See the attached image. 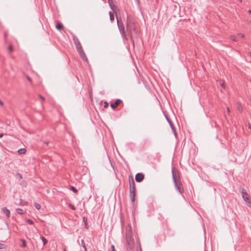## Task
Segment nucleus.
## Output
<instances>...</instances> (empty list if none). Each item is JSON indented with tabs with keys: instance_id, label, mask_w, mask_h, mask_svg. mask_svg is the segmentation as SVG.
Wrapping results in <instances>:
<instances>
[{
	"instance_id": "f257e3e1",
	"label": "nucleus",
	"mask_w": 251,
	"mask_h": 251,
	"mask_svg": "<svg viewBox=\"0 0 251 251\" xmlns=\"http://www.w3.org/2000/svg\"><path fill=\"white\" fill-rule=\"evenodd\" d=\"M126 27L128 34L130 35V39L133 41V37L137 35L138 31L135 24V21L132 17L127 16Z\"/></svg>"
},
{
	"instance_id": "f03ea898",
	"label": "nucleus",
	"mask_w": 251,
	"mask_h": 251,
	"mask_svg": "<svg viewBox=\"0 0 251 251\" xmlns=\"http://www.w3.org/2000/svg\"><path fill=\"white\" fill-rule=\"evenodd\" d=\"M172 174L175 188L180 194H182L184 192V189L180 181L179 172L175 167H173L172 169Z\"/></svg>"
},
{
	"instance_id": "7ed1b4c3",
	"label": "nucleus",
	"mask_w": 251,
	"mask_h": 251,
	"mask_svg": "<svg viewBox=\"0 0 251 251\" xmlns=\"http://www.w3.org/2000/svg\"><path fill=\"white\" fill-rule=\"evenodd\" d=\"M116 19H117V25L119 30V31L121 33V36L122 37V39L124 41H127L128 40V38L126 36V30L124 26V25L122 21H120L117 16H116Z\"/></svg>"
},
{
	"instance_id": "20e7f679",
	"label": "nucleus",
	"mask_w": 251,
	"mask_h": 251,
	"mask_svg": "<svg viewBox=\"0 0 251 251\" xmlns=\"http://www.w3.org/2000/svg\"><path fill=\"white\" fill-rule=\"evenodd\" d=\"M75 46L77 50V51L78 52L81 59L86 62H88V58L83 50L81 43H79L77 44H76L75 45Z\"/></svg>"
},
{
	"instance_id": "39448f33",
	"label": "nucleus",
	"mask_w": 251,
	"mask_h": 251,
	"mask_svg": "<svg viewBox=\"0 0 251 251\" xmlns=\"http://www.w3.org/2000/svg\"><path fill=\"white\" fill-rule=\"evenodd\" d=\"M126 238L127 244L129 246H132L133 244L134 239L132 235V231L131 227L127 229L126 232Z\"/></svg>"
},
{
	"instance_id": "423d86ee",
	"label": "nucleus",
	"mask_w": 251,
	"mask_h": 251,
	"mask_svg": "<svg viewBox=\"0 0 251 251\" xmlns=\"http://www.w3.org/2000/svg\"><path fill=\"white\" fill-rule=\"evenodd\" d=\"M240 192L242 194L243 199L246 202L247 205L251 208V198L246 192V190L244 189H242L240 190Z\"/></svg>"
},
{
	"instance_id": "0eeeda50",
	"label": "nucleus",
	"mask_w": 251,
	"mask_h": 251,
	"mask_svg": "<svg viewBox=\"0 0 251 251\" xmlns=\"http://www.w3.org/2000/svg\"><path fill=\"white\" fill-rule=\"evenodd\" d=\"M130 198L132 202L134 201L136 195V187L129 188Z\"/></svg>"
},
{
	"instance_id": "6e6552de",
	"label": "nucleus",
	"mask_w": 251,
	"mask_h": 251,
	"mask_svg": "<svg viewBox=\"0 0 251 251\" xmlns=\"http://www.w3.org/2000/svg\"><path fill=\"white\" fill-rule=\"evenodd\" d=\"M135 180L137 182H141L144 178V176L143 174L138 173L135 175Z\"/></svg>"
},
{
	"instance_id": "1a4fd4ad",
	"label": "nucleus",
	"mask_w": 251,
	"mask_h": 251,
	"mask_svg": "<svg viewBox=\"0 0 251 251\" xmlns=\"http://www.w3.org/2000/svg\"><path fill=\"white\" fill-rule=\"evenodd\" d=\"M122 100L120 99H117L114 103L110 104L111 107L114 109H115L121 103Z\"/></svg>"
},
{
	"instance_id": "9d476101",
	"label": "nucleus",
	"mask_w": 251,
	"mask_h": 251,
	"mask_svg": "<svg viewBox=\"0 0 251 251\" xmlns=\"http://www.w3.org/2000/svg\"><path fill=\"white\" fill-rule=\"evenodd\" d=\"M1 211L2 213L6 215L7 218H9L10 217V210L8 209L6 207H2L1 208Z\"/></svg>"
},
{
	"instance_id": "9b49d317",
	"label": "nucleus",
	"mask_w": 251,
	"mask_h": 251,
	"mask_svg": "<svg viewBox=\"0 0 251 251\" xmlns=\"http://www.w3.org/2000/svg\"><path fill=\"white\" fill-rule=\"evenodd\" d=\"M129 188L135 187V184L134 179L131 176H130L129 177Z\"/></svg>"
},
{
	"instance_id": "f8f14e48",
	"label": "nucleus",
	"mask_w": 251,
	"mask_h": 251,
	"mask_svg": "<svg viewBox=\"0 0 251 251\" xmlns=\"http://www.w3.org/2000/svg\"><path fill=\"white\" fill-rule=\"evenodd\" d=\"M108 2L109 6L110 7V8L112 10V11L114 12H115V11L114 10V8H115V6L114 4V0H108Z\"/></svg>"
},
{
	"instance_id": "ddd939ff",
	"label": "nucleus",
	"mask_w": 251,
	"mask_h": 251,
	"mask_svg": "<svg viewBox=\"0 0 251 251\" xmlns=\"http://www.w3.org/2000/svg\"><path fill=\"white\" fill-rule=\"evenodd\" d=\"M71 34L72 35L73 40L75 44V45L80 43L78 38L75 34H74L72 33H71Z\"/></svg>"
},
{
	"instance_id": "4468645a",
	"label": "nucleus",
	"mask_w": 251,
	"mask_h": 251,
	"mask_svg": "<svg viewBox=\"0 0 251 251\" xmlns=\"http://www.w3.org/2000/svg\"><path fill=\"white\" fill-rule=\"evenodd\" d=\"M63 27V25L61 23H57L56 25V28L58 30H61Z\"/></svg>"
},
{
	"instance_id": "2eb2a0df",
	"label": "nucleus",
	"mask_w": 251,
	"mask_h": 251,
	"mask_svg": "<svg viewBox=\"0 0 251 251\" xmlns=\"http://www.w3.org/2000/svg\"><path fill=\"white\" fill-rule=\"evenodd\" d=\"M17 204L21 206L26 205L27 204V202H25L23 201L22 199H20L19 202L17 203Z\"/></svg>"
},
{
	"instance_id": "dca6fc26",
	"label": "nucleus",
	"mask_w": 251,
	"mask_h": 251,
	"mask_svg": "<svg viewBox=\"0 0 251 251\" xmlns=\"http://www.w3.org/2000/svg\"><path fill=\"white\" fill-rule=\"evenodd\" d=\"M83 221L84 223L85 228L88 229V227H89V226H88V223H87V218L86 217H84L83 218Z\"/></svg>"
},
{
	"instance_id": "f3484780",
	"label": "nucleus",
	"mask_w": 251,
	"mask_h": 251,
	"mask_svg": "<svg viewBox=\"0 0 251 251\" xmlns=\"http://www.w3.org/2000/svg\"><path fill=\"white\" fill-rule=\"evenodd\" d=\"M165 116L166 119L167 120V122L169 124L170 126H173L174 125H173L172 122L171 121V120L169 118L168 116L165 115Z\"/></svg>"
},
{
	"instance_id": "a211bd4d",
	"label": "nucleus",
	"mask_w": 251,
	"mask_h": 251,
	"mask_svg": "<svg viewBox=\"0 0 251 251\" xmlns=\"http://www.w3.org/2000/svg\"><path fill=\"white\" fill-rule=\"evenodd\" d=\"M26 152V150L24 148H22V149H19L18 151V152L20 154H24Z\"/></svg>"
},
{
	"instance_id": "6ab92c4d",
	"label": "nucleus",
	"mask_w": 251,
	"mask_h": 251,
	"mask_svg": "<svg viewBox=\"0 0 251 251\" xmlns=\"http://www.w3.org/2000/svg\"><path fill=\"white\" fill-rule=\"evenodd\" d=\"M81 244L82 247H83V248L84 250V251H87V248L86 247V245H85V244L84 240H83V239L81 240Z\"/></svg>"
},
{
	"instance_id": "aec40b11",
	"label": "nucleus",
	"mask_w": 251,
	"mask_h": 251,
	"mask_svg": "<svg viewBox=\"0 0 251 251\" xmlns=\"http://www.w3.org/2000/svg\"><path fill=\"white\" fill-rule=\"evenodd\" d=\"M237 108V110L240 112H241L243 110V107L241 103L238 102V106Z\"/></svg>"
},
{
	"instance_id": "412c9836",
	"label": "nucleus",
	"mask_w": 251,
	"mask_h": 251,
	"mask_svg": "<svg viewBox=\"0 0 251 251\" xmlns=\"http://www.w3.org/2000/svg\"><path fill=\"white\" fill-rule=\"evenodd\" d=\"M41 239L43 241V245L45 246L48 242L47 240L46 239V238L44 236H41Z\"/></svg>"
},
{
	"instance_id": "4be33fe9",
	"label": "nucleus",
	"mask_w": 251,
	"mask_h": 251,
	"mask_svg": "<svg viewBox=\"0 0 251 251\" xmlns=\"http://www.w3.org/2000/svg\"><path fill=\"white\" fill-rule=\"evenodd\" d=\"M16 211L17 212L20 214V215H23L24 214V211L23 209H21V208H17L16 209Z\"/></svg>"
},
{
	"instance_id": "5701e85b",
	"label": "nucleus",
	"mask_w": 251,
	"mask_h": 251,
	"mask_svg": "<svg viewBox=\"0 0 251 251\" xmlns=\"http://www.w3.org/2000/svg\"><path fill=\"white\" fill-rule=\"evenodd\" d=\"M109 15L110 21H113L114 20V16L113 14L110 11L109 12Z\"/></svg>"
},
{
	"instance_id": "b1692460",
	"label": "nucleus",
	"mask_w": 251,
	"mask_h": 251,
	"mask_svg": "<svg viewBox=\"0 0 251 251\" xmlns=\"http://www.w3.org/2000/svg\"><path fill=\"white\" fill-rule=\"evenodd\" d=\"M34 206H35V207L38 209V210H39L41 209V205L39 203H37V202H35L34 203Z\"/></svg>"
},
{
	"instance_id": "393cba45",
	"label": "nucleus",
	"mask_w": 251,
	"mask_h": 251,
	"mask_svg": "<svg viewBox=\"0 0 251 251\" xmlns=\"http://www.w3.org/2000/svg\"><path fill=\"white\" fill-rule=\"evenodd\" d=\"M21 241L22 242V247H25L26 246V242L25 239H21Z\"/></svg>"
},
{
	"instance_id": "a878e982",
	"label": "nucleus",
	"mask_w": 251,
	"mask_h": 251,
	"mask_svg": "<svg viewBox=\"0 0 251 251\" xmlns=\"http://www.w3.org/2000/svg\"><path fill=\"white\" fill-rule=\"evenodd\" d=\"M71 190L74 193H76L77 192V190L74 186L71 187Z\"/></svg>"
},
{
	"instance_id": "bb28decb",
	"label": "nucleus",
	"mask_w": 251,
	"mask_h": 251,
	"mask_svg": "<svg viewBox=\"0 0 251 251\" xmlns=\"http://www.w3.org/2000/svg\"><path fill=\"white\" fill-rule=\"evenodd\" d=\"M230 38L232 41L236 42L237 41L235 36L234 35L230 36Z\"/></svg>"
},
{
	"instance_id": "cd10ccee",
	"label": "nucleus",
	"mask_w": 251,
	"mask_h": 251,
	"mask_svg": "<svg viewBox=\"0 0 251 251\" xmlns=\"http://www.w3.org/2000/svg\"><path fill=\"white\" fill-rule=\"evenodd\" d=\"M26 222L27 223L29 224V225H33V222L32 220L31 219H27L26 220Z\"/></svg>"
},
{
	"instance_id": "c85d7f7f",
	"label": "nucleus",
	"mask_w": 251,
	"mask_h": 251,
	"mask_svg": "<svg viewBox=\"0 0 251 251\" xmlns=\"http://www.w3.org/2000/svg\"><path fill=\"white\" fill-rule=\"evenodd\" d=\"M170 127H171V129H172V131H173V133L176 131V128H175V127L174 125H173V126H170Z\"/></svg>"
},
{
	"instance_id": "c756f323",
	"label": "nucleus",
	"mask_w": 251,
	"mask_h": 251,
	"mask_svg": "<svg viewBox=\"0 0 251 251\" xmlns=\"http://www.w3.org/2000/svg\"><path fill=\"white\" fill-rule=\"evenodd\" d=\"M137 251H142L140 243H139V245L137 247Z\"/></svg>"
},
{
	"instance_id": "7c9ffc66",
	"label": "nucleus",
	"mask_w": 251,
	"mask_h": 251,
	"mask_svg": "<svg viewBox=\"0 0 251 251\" xmlns=\"http://www.w3.org/2000/svg\"><path fill=\"white\" fill-rule=\"evenodd\" d=\"M8 50L10 51V52H11L13 51V47L12 46H9V48H8Z\"/></svg>"
},
{
	"instance_id": "2f4dec72",
	"label": "nucleus",
	"mask_w": 251,
	"mask_h": 251,
	"mask_svg": "<svg viewBox=\"0 0 251 251\" xmlns=\"http://www.w3.org/2000/svg\"><path fill=\"white\" fill-rule=\"evenodd\" d=\"M108 103L107 101H105L104 102V108H106V107H108Z\"/></svg>"
},
{
	"instance_id": "473e14b6",
	"label": "nucleus",
	"mask_w": 251,
	"mask_h": 251,
	"mask_svg": "<svg viewBox=\"0 0 251 251\" xmlns=\"http://www.w3.org/2000/svg\"><path fill=\"white\" fill-rule=\"evenodd\" d=\"M4 244L0 243V249H2L4 248Z\"/></svg>"
},
{
	"instance_id": "72a5a7b5",
	"label": "nucleus",
	"mask_w": 251,
	"mask_h": 251,
	"mask_svg": "<svg viewBox=\"0 0 251 251\" xmlns=\"http://www.w3.org/2000/svg\"><path fill=\"white\" fill-rule=\"evenodd\" d=\"M111 249H112V251H116L115 249L114 245H111Z\"/></svg>"
},
{
	"instance_id": "f704fd0d",
	"label": "nucleus",
	"mask_w": 251,
	"mask_h": 251,
	"mask_svg": "<svg viewBox=\"0 0 251 251\" xmlns=\"http://www.w3.org/2000/svg\"><path fill=\"white\" fill-rule=\"evenodd\" d=\"M49 143H50V142H48V141H45V142H44V145H47V146L49 145Z\"/></svg>"
},
{
	"instance_id": "c9c22d12",
	"label": "nucleus",
	"mask_w": 251,
	"mask_h": 251,
	"mask_svg": "<svg viewBox=\"0 0 251 251\" xmlns=\"http://www.w3.org/2000/svg\"><path fill=\"white\" fill-rule=\"evenodd\" d=\"M70 207L73 210H75V207L74 205H70Z\"/></svg>"
},
{
	"instance_id": "e433bc0d",
	"label": "nucleus",
	"mask_w": 251,
	"mask_h": 251,
	"mask_svg": "<svg viewBox=\"0 0 251 251\" xmlns=\"http://www.w3.org/2000/svg\"><path fill=\"white\" fill-rule=\"evenodd\" d=\"M39 97L40 98V99L42 100H45V99L44 98L41 96V95H39Z\"/></svg>"
},
{
	"instance_id": "4c0bfd02",
	"label": "nucleus",
	"mask_w": 251,
	"mask_h": 251,
	"mask_svg": "<svg viewBox=\"0 0 251 251\" xmlns=\"http://www.w3.org/2000/svg\"><path fill=\"white\" fill-rule=\"evenodd\" d=\"M238 35L240 36L241 38H244V35L243 34H241V33H239Z\"/></svg>"
},
{
	"instance_id": "58836bf2",
	"label": "nucleus",
	"mask_w": 251,
	"mask_h": 251,
	"mask_svg": "<svg viewBox=\"0 0 251 251\" xmlns=\"http://www.w3.org/2000/svg\"><path fill=\"white\" fill-rule=\"evenodd\" d=\"M26 78L29 81H31V79L30 78V77L28 76H26Z\"/></svg>"
},
{
	"instance_id": "ea45409f",
	"label": "nucleus",
	"mask_w": 251,
	"mask_h": 251,
	"mask_svg": "<svg viewBox=\"0 0 251 251\" xmlns=\"http://www.w3.org/2000/svg\"><path fill=\"white\" fill-rule=\"evenodd\" d=\"M227 111L228 114H229L230 110H229V108L228 107H227Z\"/></svg>"
},
{
	"instance_id": "a19ab883",
	"label": "nucleus",
	"mask_w": 251,
	"mask_h": 251,
	"mask_svg": "<svg viewBox=\"0 0 251 251\" xmlns=\"http://www.w3.org/2000/svg\"><path fill=\"white\" fill-rule=\"evenodd\" d=\"M0 105L1 106L3 105V103L1 100H0Z\"/></svg>"
},
{
	"instance_id": "79ce46f5",
	"label": "nucleus",
	"mask_w": 251,
	"mask_h": 251,
	"mask_svg": "<svg viewBox=\"0 0 251 251\" xmlns=\"http://www.w3.org/2000/svg\"><path fill=\"white\" fill-rule=\"evenodd\" d=\"M174 134L175 135L176 137H177V133L176 131L174 132Z\"/></svg>"
},
{
	"instance_id": "37998d69",
	"label": "nucleus",
	"mask_w": 251,
	"mask_h": 251,
	"mask_svg": "<svg viewBox=\"0 0 251 251\" xmlns=\"http://www.w3.org/2000/svg\"><path fill=\"white\" fill-rule=\"evenodd\" d=\"M3 136V133H0V138H2Z\"/></svg>"
},
{
	"instance_id": "c03bdc74",
	"label": "nucleus",
	"mask_w": 251,
	"mask_h": 251,
	"mask_svg": "<svg viewBox=\"0 0 251 251\" xmlns=\"http://www.w3.org/2000/svg\"><path fill=\"white\" fill-rule=\"evenodd\" d=\"M19 177H20V178H22V176L21 175V174H19Z\"/></svg>"
},
{
	"instance_id": "a18cd8bd",
	"label": "nucleus",
	"mask_w": 251,
	"mask_h": 251,
	"mask_svg": "<svg viewBox=\"0 0 251 251\" xmlns=\"http://www.w3.org/2000/svg\"><path fill=\"white\" fill-rule=\"evenodd\" d=\"M135 1H136L137 3H139V0H135Z\"/></svg>"
},
{
	"instance_id": "49530a36",
	"label": "nucleus",
	"mask_w": 251,
	"mask_h": 251,
	"mask_svg": "<svg viewBox=\"0 0 251 251\" xmlns=\"http://www.w3.org/2000/svg\"><path fill=\"white\" fill-rule=\"evenodd\" d=\"M248 12H249L250 14H251V10H249L248 11Z\"/></svg>"
},
{
	"instance_id": "de8ad7c7",
	"label": "nucleus",
	"mask_w": 251,
	"mask_h": 251,
	"mask_svg": "<svg viewBox=\"0 0 251 251\" xmlns=\"http://www.w3.org/2000/svg\"><path fill=\"white\" fill-rule=\"evenodd\" d=\"M248 127H249V128H250V127H251V125H250V124H249Z\"/></svg>"
},
{
	"instance_id": "09e8293b",
	"label": "nucleus",
	"mask_w": 251,
	"mask_h": 251,
	"mask_svg": "<svg viewBox=\"0 0 251 251\" xmlns=\"http://www.w3.org/2000/svg\"><path fill=\"white\" fill-rule=\"evenodd\" d=\"M63 251H66V248H64V249H63Z\"/></svg>"
},
{
	"instance_id": "8fccbe9b",
	"label": "nucleus",
	"mask_w": 251,
	"mask_h": 251,
	"mask_svg": "<svg viewBox=\"0 0 251 251\" xmlns=\"http://www.w3.org/2000/svg\"><path fill=\"white\" fill-rule=\"evenodd\" d=\"M240 2H242V0H239Z\"/></svg>"
},
{
	"instance_id": "3c124183",
	"label": "nucleus",
	"mask_w": 251,
	"mask_h": 251,
	"mask_svg": "<svg viewBox=\"0 0 251 251\" xmlns=\"http://www.w3.org/2000/svg\"><path fill=\"white\" fill-rule=\"evenodd\" d=\"M221 85L223 87L224 86V84H222Z\"/></svg>"
},
{
	"instance_id": "603ef678",
	"label": "nucleus",
	"mask_w": 251,
	"mask_h": 251,
	"mask_svg": "<svg viewBox=\"0 0 251 251\" xmlns=\"http://www.w3.org/2000/svg\"><path fill=\"white\" fill-rule=\"evenodd\" d=\"M249 53H250V55L251 56V52H250Z\"/></svg>"
}]
</instances>
